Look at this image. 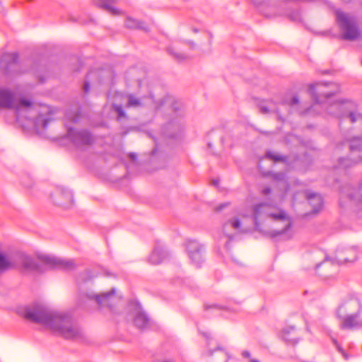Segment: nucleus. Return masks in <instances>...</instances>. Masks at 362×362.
Returning <instances> with one entry per match:
<instances>
[{
    "mask_svg": "<svg viewBox=\"0 0 362 362\" xmlns=\"http://www.w3.org/2000/svg\"><path fill=\"white\" fill-rule=\"evenodd\" d=\"M327 112L340 119H349L351 123L362 121V114L351 101L334 102L327 107Z\"/></svg>",
    "mask_w": 362,
    "mask_h": 362,
    "instance_id": "4",
    "label": "nucleus"
},
{
    "mask_svg": "<svg viewBox=\"0 0 362 362\" xmlns=\"http://www.w3.org/2000/svg\"><path fill=\"white\" fill-rule=\"evenodd\" d=\"M349 149L351 152L362 151V136H354L349 140Z\"/></svg>",
    "mask_w": 362,
    "mask_h": 362,
    "instance_id": "29",
    "label": "nucleus"
},
{
    "mask_svg": "<svg viewBox=\"0 0 362 362\" xmlns=\"http://www.w3.org/2000/svg\"><path fill=\"white\" fill-rule=\"evenodd\" d=\"M332 85V84H325L320 83L310 85V90L311 95L317 103H322V98L325 99H328L334 95V92L326 90L328 88V86Z\"/></svg>",
    "mask_w": 362,
    "mask_h": 362,
    "instance_id": "16",
    "label": "nucleus"
},
{
    "mask_svg": "<svg viewBox=\"0 0 362 362\" xmlns=\"http://www.w3.org/2000/svg\"><path fill=\"white\" fill-rule=\"evenodd\" d=\"M262 194L264 195L269 194L271 193V189L269 187H266L262 189Z\"/></svg>",
    "mask_w": 362,
    "mask_h": 362,
    "instance_id": "37",
    "label": "nucleus"
},
{
    "mask_svg": "<svg viewBox=\"0 0 362 362\" xmlns=\"http://www.w3.org/2000/svg\"><path fill=\"white\" fill-rule=\"evenodd\" d=\"M247 216L243 214L234 216L229 218L223 225V233L230 239L232 238V235L230 233V228L234 230L237 233H245L246 230L243 228V222L242 218H246Z\"/></svg>",
    "mask_w": 362,
    "mask_h": 362,
    "instance_id": "14",
    "label": "nucleus"
},
{
    "mask_svg": "<svg viewBox=\"0 0 362 362\" xmlns=\"http://www.w3.org/2000/svg\"><path fill=\"white\" fill-rule=\"evenodd\" d=\"M186 250L192 262L199 267L204 261V246L197 240H189L186 243Z\"/></svg>",
    "mask_w": 362,
    "mask_h": 362,
    "instance_id": "8",
    "label": "nucleus"
},
{
    "mask_svg": "<svg viewBox=\"0 0 362 362\" xmlns=\"http://www.w3.org/2000/svg\"><path fill=\"white\" fill-rule=\"evenodd\" d=\"M167 256L166 251L162 247L157 246L149 255L148 262L151 264H158L161 263Z\"/></svg>",
    "mask_w": 362,
    "mask_h": 362,
    "instance_id": "21",
    "label": "nucleus"
},
{
    "mask_svg": "<svg viewBox=\"0 0 362 362\" xmlns=\"http://www.w3.org/2000/svg\"><path fill=\"white\" fill-rule=\"evenodd\" d=\"M168 52L179 62L183 61L187 58L185 54L178 52L175 48L170 47L168 48Z\"/></svg>",
    "mask_w": 362,
    "mask_h": 362,
    "instance_id": "31",
    "label": "nucleus"
},
{
    "mask_svg": "<svg viewBox=\"0 0 362 362\" xmlns=\"http://www.w3.org/2000/svg\"><path fill=\"white\" fill-rule=\"evenodd\" d=\"M322 268V271H319V274L325 279H336L339 272V265L333 262L325 260L319 266L318 268Z\"/></svg>",
    "mask_w": 362,
    "mask_h": 362,
    "instance_id": "18",
    "label": "nucleus"
},
{
    "mask_svg": "<svg viewBox=\"0 0 362 362\" xmlns=\"http://www.w3.org/2000/svg\"><path fill=\"white\" fill-rule=\"evenodd\" d=\"M336 19L344 40L353 41L359 37L360 30L354 16L341 11H337Z\"/></svg>",
    "mask_w": 362,
    "mask_h": 362,
    "instance_id": "5",
    "label": "nucleus"
},
{
    "mask_svg": "<svg viewBox=\"0 0 362 362\" xmlns=\"http://www.w3.org/2000/svg\"><path fill=\"white\" fill-rule=\"evenodd\" d=\"M193 31H194V33H197V32H198V30H197V28H194V29H193Z\"/></svg>",
    "mask_w": 362,
    "mask_h": 362,
    "instance_id": "46",
    "label": "nucleus"
},
{
    "mask_svg": "<svg viewBox=\"0 0 362 362\" xmlns=\"http://www.w3.org/2000/svg\"><path fill=\"white\" fill-rule=\"evenodd\" d=\"M129 157L132 160H135L136 158V155L135 153H130Z\"/></svg>",
    "mask_w": 362,
    "mask_h": 362,
    "instance_id": "42",
    "label": "nucleus"
},
{
    "mask_svg": "<svg viewBox=\"0 0 362 362\" xmlns=\"http://www.w3.org/2000/svg\"><path fill=\"white\" fill-rule=\"evenodd\" d=\"M250 362H259V361L257 359L252 358L250 360Z\"/></svg>",
    "mask_w": 362,
    "mask_h": 362,
    "instance_id": "45",
    "label": "nucleus"
},
{
    "mask_svg": "<svg viewBox=\"0 0 362 362\" xmlns=\"http://www.w3.org/2000/svg\"><path fill=\"white\" fill-rule=\"evenodd\" d=\"M85 296L90 300L95 302L99 306H111L112 302L117 298L115 288H112L109 292L96 293L89 291Z\"/></svg>",
    "mask_w": 362,
    "mask_h": 362,
    "instance_id": "9",
    "label": "nucleus"
},
{
    "mask_svg": "<svg viewBox=\"0 0 362 362\" xmlns=\"http://www.w3.org/2000/svg\"><path fill=\"white\" fill-rule=\"evenodd\" d=\"M21 263L23 268L27 270L41 272L39 264L30 257L21 256Z\"/></svg>",
    "mask_w": 362,
    "mask_h": 362,
    "instance_id": "24",
    "label": "nucleus"
},
{
    "mask_svg": "<svg viewBox=\"0 0 362 362\" xmlns=\"http://www.w3.org/2000/svg\"><path fill=\"white\" fill-rule=\"evenodd\" d=\"M23 317L43 325L46 329L66 339H78L82 336L79 327L72 322L71 317L64 313L53 310L42 304L26 307Z\"/></svg>",
    "mask_w": 362,
    "mask_h": 362,
    "instance_id": "1",
    "label": "nucleus"
},
{
    "mask_svg": "<svg viewBox=\"0 0 362 362\" xmlns=\"http://www.w3.org/2000/svg\"><path fill=\"white\" fill-rule=\"evenodd\" d=\"M96 4L110 13L117 14L118 11L112 6L117 0H95Z\"/></svg>",
    "mask_w": 362,
    "mask_h": 362,
    "instance_id": "28",
    "label": "nucleus"
},
{
    "mask_svg": "<svg viewBox=\"0 0 362 362\" xmlns=\"http://www.w3.org/2000/svg\"><path fill=\"white\" fill-rule=\"evenodd\" d=\"M89 89H90V85L88 82L85 83L84 86H83V90L85 93H88L89 91Z\"/></svg>",
    "mask_w": 362,
    "mask_h": 362,
    "instance_id": "39",
    "label": "nucleus"
},
{
    "mask_svg": "<svg viewBox=\"0 0 362 362\" xmlns=\"http://www.w3.org/2000/svg\"><path fill=\"white\" fill-rule=\"evenodd\" d=\"M252 218L255 229L264 235L291 237L288 230L292 222L284 210L269 203H260L253 206Z\"/></svg>",
    "mask_w": 362,
    "mask_h": 362,
    "instance_id": "2",
    "label": "nucleus"
},
{
    "mask_svg": "<svg viewBox=\"0 0 362 362\" xmlns=\"http://www.w3.org/2000/svg\"><path fill=\"white\" fill-rule=\"evenodd\" d=\"M144 106H148L153 108L157 107L154 98L152 95L144 96L141 98H139L134 94H128L127 95L125 107L139 108Z\"/></svg>",
    "mask_w": 362,
    "mask_h": 362,
    "instance_id": "11",
    "label": "nucleus"
},
{
    "mask_svg": "<svg viewBox=\"0 0 362 362\" xmlns=\"http://www.w3.org/2000/svg\"><path fill=\"white\" fill-rule=\"evenodd\" d=\"M40 262L49 268H63L71 269L74 267L72 260H64L54 257L42 255L40 257Z\"/></svg>",
    "mask_w": 362,
    "mask_h": 362,
    "instance_id": "15",
    "label": "nucleus"
},
{
    "mask_svg": "<svg viewBox=\"0 0 362 362\" xmlns=\"http://www.w3.org/2000/svg\"><path fill=\"white\" fill-rule=\"evenodd\" d=\"M112 109L117 113L118 119L127 117V115H126V113L124 110V108L122 105L113 104Z\"/></svg>",
    "mask_w": 362,
    "mask_h": 362,
    "instance_id": "32",
    "label": "nucleus"
},
{
    "mask_svg": "<svg viewBox=\"0 0 362 362\" xmlns=\"http://www.w3.org/2000/svg\"><path fill=\"white\" fill-rule=\"evenodd\" d=\"M67 136L78 146L90 145L93 141L92 135L86 130H76L69 128Z\"/></svg>",
    "mask_w": 362,
    "mask_h": 362,
    "instance_id": "10",
    "label": "nucleus"
},
{
    "mask_svg": "<svg viewBox=\"0 0 362 362\" xmlns=\"http://www.w3.org/2000/svg\"><path fill=\"white\" fill-rule=\"evenodd\" d=\"M254 3L256 4H262L267 1V0H253Z\"/></svg>",
    "mask_w": 362,
    "mask_h": 362,
    "instance_id": "41",
    "label": "nucleus"
},
{
    "mask_svg": "<svg viewBox=\"0 0 362 362\" xmlns=\"http://www.w3.org/2000/svg\"><path fill=\"white\" fill-rule=\"evenodd\" d=\"M32 105L31 101L25 98L16 103L13 93L9 88L0 86V110L15 109L19 115L23 110H31Z\"/></svg>",
    "mask_w": 362,
    "mask_h": 362,
    "instance_id": "6",
    "label": "nucleus"
},
{
    "mask_svg": "<svg viewBox=\"0 0 362 362\" xmlns=\"http://www.w3.org/2000/svg\"><path fill=\"white\" fill-rule=\"evenodd\" d=\"M260 111L263 114L267 113H276L279 119L283 120V117L281 115V110L273 102H269L267 105L260 106Z\"/></svg>",
    "mask_w": 362,
    "mask_h": 362,
    "instance_id": "27",
    "label": "nucleus"
},
{
    "mask_svg": "<svg viewBox=\"0 0 362 362\" xmlns=\"http://www.w3.org/2000/svg\"><path fill=\"white\" fill-rule=\"evenodd\" d=\"M306 198L309 204L313 206V213H317L322 206V197L316 193L306 192Z\"/></svg>",
    "mask_w": 362,
    "mask_h": 362,
    "instance_id": "22",
    "label": "nucleus"
},
{
    "mask_svg": "<svg viewBox=\"0 0 362 362\" xmlns=\"http://www.w3.org/2000/svg\"><path fill=\"white\" fill-rule=\"evenodd\" d=\"M296 334V328L294 327H288L282 330L281 337L283 339L289 343H297V337Z\"/></svg>",
    "mask_w": 362,
    "mask_h": 362,
    "instance_id": "26",
    "label": "nucleus"
},
{
    "mask_svg": "<svg viewBox=\"0 0 362 362\" xmlns=\"http://www.w3.org/2000/svg\"><path fill=\"white\" fill-rule=\"evenodd\" d=\"M274 179L278 181H283L286 178V175L283 173H275L273 175Z\"/></svg>",
    "mask_w": 362,
    "mask_h": 362,
    "instance_id": "34",
    "label": "nucleus"
},
{
    "mask_svg": "<svg viewBox=\"0 0 362 362\" xmlns=\"http://www.w3.org/2000/svg\"><path fill=\"white\" fill-rule=\"evenodd\" d=\"M54 203L64 208H69L74 204L71 192L64 187H59L52 194Z\"/></svg>",
    "mask_w": 362,
    "mask_h": 362,
    "instance_id": "12",
    "label": "nucleus"
},
{
    "mask_svg": "<svg viewBox=\"0 0 362 362\" xmlns=\"http://www.w3.org/2000/svg\"><path fill=\"white\" fill-rule=\"evenodd\" d=\"M277 14H267V13H265V16H268V17H272V16H276Z\"/></svg>",
    "mask_w": 362,
    "mask_h": 362,
    "instance_id": "44",
    "label": "nucleus"
},
{
    "mask_svg": "<svg viewBox=\"0 0 362 362\" xmlns=\"http://www.w3.org/2000/svg\"><path fill=\"white\" fill-rule=\"evenodd\" d=\"M361 314L337 316L339 320V327L343 330L354 331L362 327V321L360 320Z\"/></svg>",
    "mask_w": 362,
    "mask_h": 362,
    "instance_id": "13",
    "label": "nucleus"
},
{
    "mask_svg": "<svg viewBox=\"0 0 362 362\" xmlns=\"http://www.w3.org/2000/svg\"><path fill=\"white\" fill-rule=\"evenodd\" d=\"M228 205H229V203H224V204H221L220 206H218L217 207V209H217V211H221V210H222L223 208H225V207L228 206Z\"/></svg>",
    "mask_w": 362,
    "mask_h": 362,
    "instance_id": "38",
    "label": "nucleus"
},
{
    "mask_svg": "<svg viewBox=\"0 0 362 362\" xmlns=\"http://www.w3.org/2000/svg\"><path fill=\"white\" fill-rule=\"evenodd\" d=\"M339 351L342 353V354L345 355L344 352H343V351L341 349H339ZM344 356L346 357V356Z\"/></svg>",
    "mask_w": 362,
    "mask_h": 362,
    "instance_id": "47",
    "label": "nucleus"
},
{
    "mask_svg": "<svg viewBox=\"0 0 362 362\" xmlns=\"http://www.w3.org/2000/svg\"><path fill=\"white\" fill-rule=\"evenodd\" d=\"M164 104L169 106L172 110L170 120L165 126V133L168 137H175L182 132L184 128L182 104L172 97H167Z\"/></svg>",
    "mask_w": 362,
    "mask_h": 362,
    "instance_id": "3",
    "label": "nucleus"
},
{
    "mask_svg": "<svg viewBox=\"0 0 362 362\" xmlns=\"http://www.w3.org/2000/svg\"><path fill=\"white\" fill-rule=\"evenodd\" d=\"M13 261L0 250V274L14 267Z\"/></svg>",
    "mask_w": 362,
    "mask_h": 362,
    "instance_id": "25",
    "label": "nucleus"
},
{
    "mask_svg": "<svg viewBox=\"0 0 362 362\" xmlns=\"http://www.w3.org/2000/svg\"><path fill=\"white\" fill-rule=\"evenodd\" d=\"M218 180H213V184H214V185H218Z\"/></svg>",
    "mask_w": 362,
    "mask_h": 362,
    "instance_id": "43",
    "label": "nucleus"
},
{
    "mask_svg": "<svg viewBox=\"0 0 362 362\" xmlns=\"http://www.w3.org/2000/svg\"><path fill=\"white\" fill-rule=\"evenodd\" d=\"M52 115V112L49 107H42L34 121L35 129L38 132L40 129H46L48 124L54 119Z\"/></svg>",
    "mask_w": 362,
    "mask_h": 362,
    "instance_id": "17",
    "label": "nucleus"
},
{
    "mask_svg": "<svg viewBox=\"0 0 362 362\" xmlns=\"http://www.w3.org/2000/svg\"><path fill=\"white\" fill-rule=\"evenodd\" d=\"M268 158L274 160L275 161H280L284 160V156L276 153L268 152L266 155Z\"/></svg>",
    "mask_w": 362,
    "mask_h": 362,
    "instance_id": "33",
    "label": "nucleus"
},
{
    "mask_svg": "<svg viewBox=\"0 0 362 362\" xmlns=\"http://www.w3.org/2000/svg\"><path fill=\"white\" fill-rule=\"evenodd\" d=\"M299 103L298 98L297 96H293L291 103V105L298 104Z\"/></svg>",
    "mask_w": 362,
    "mask_h": 362,
    "instance_id": "36",
    "label": "nucleus"
},
{
    "mask_svg": "<svg viewBox=\"0 0 362 362\" xmlns=\"http://www.w3.org/2000/svg\"><path fill=\"white\" fill-rule=\"evenodd\" d=\"M362 312V303L360 300L354 296H347L342 299L336 310V316H344L355 314H361Z\"/></svg>",
    "mask_w": 362,
    "mask_h": 362,
    "instance_id": "7",
    "label": "nucleus"
},
{
    "mask_svg": "<svg viewBox=\"0 0 362 362\" xmlns=\"http://www.w3.org/2000/svg\"><path fill=\"white\" fill-rule=\"evenodd\" d=\"M242 356L245 358H250V353L248 351H243L242 353Z\"/></svg>",
    "mask_w": 362,
    "mask_h": 362,
    "instance_id": "40",
    "label": "nucleus"
},
{
    "mask_svg": "<svg viewBox=\"0 0 362 362\" xmlns=\"http://www.w3.org/2000/svg\"><path fill=\"white\" fill-rule=\"evenodd\" d=\"M338 263L352 262L357 258V251L351 247L344 250H337L335 256Z\"/></svg>",
    "mask_w": 362,
    "mask_h": 362,
    "instance_id": "20",
    "label": "nucleus"
},
{
    "mask_svg": "<svg viewBox=\"0 0 362 362\" xmlns=\"http://www.w3.org/2000/svg\"><path fill=\"white\" fill-rule=\"evenodd\" d=\"M18 60V54L16 53H6L2 55L0 60V69L6 71L8 67L15 64Z\"/></svg>",
    "mask_w": 362,
    "mask_h": 362,
    "instance_id": "23",
    "label": "nucleus"
},
{
    "mask_svg": "<svg viewBox=\"0 0 362 362\" xmlns=\"http://www.w3.org/2000/svg\"><path fill=\"white\" fill-rule=\"evenodd\" d=\"M339 163L341 166H343L344 168L349 167L351 165V162L349 160L346 158H340L339 159Z\"/></svg>",
    "mask_w": 362,
    "mask_h": 362,
    "instance_id": "35",
    "label": "nucleus"
},
{
    "mask_svg": "<svg viewBox=\"0 0 362 362\" xmlns=\"http://www.w3.org/2000/svg\"><path fill=\"white\" fill-rule=\"evenodd\" d=\"M125 25H126V27H127L129 28H132V29L139 28V29L144 30L146 31L148 30L147 28L144 25V24L143 23L139 22L135 19L130 18H129L126 20Z\"/></svg>",
    "mask_w": 362,
    "mask_h": 362,
    "instance_id": "30",
    "label": "nucleus"
},
{
    "mask_svg": "<svg viewBox=\"0 0 362 362\" xmlns=\"http://www.w3.org/2000/svg\"><path fill=\"white\" fill-rule=\"evenodd\" d=\"M133 321L136 327L139 329L146 328L149 322V319L145 313L142 310L139 305H136L132 312Z\"/></svg>",
    "mask_w": 362,
    "mask_h": 362,
    "instance_id": "19",
    "label": "nucleus"
}]
</instances>
